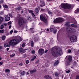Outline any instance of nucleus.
Returning a JSON list of instances; mask_svg holds the SVG:
<instances>
[{"mask_svg":"<svg viewBox=\"0 0 79 79\" xmlns=\"http://www.w3.org/2000/svg\"><path fill=\"white\" fill-rule=\"evenodd\" d=\"M33 16L34 17V18H35L36 17H35V15L34 14V15H33Z\"/></svg>","mask_w":79,"mask_h":79,"instance_id":"338daca9","label":"nucleus"},{"mask_svg":"<svg viewBox=\"0 0 79 79\" xmlns=\"http://www.w3.org/2000/svg\"><path fill=\"white\" fill-rule=\"evenodd\" d=\"M19 52H22L23 53V52H24V49L22 48H20L19 49Z\"/></svg>","mask_w":79,"mask_h":79,"instance_id":"5701e85b","label":"nucleus"},{"mask_svg":"<svg viewBox=\"0 0 79 79\" xmlns=\"http://www.w3.org/2000/svg\"><path fill=\"white\" fill-rule=\"evenodd\" d=\"M48 14H49V15H52V12H51V11H49L48 12Z\"/></svg>","mask_w":79,"mask_h":79,"instance_id":"c9c22d12","label":"nucleus"},{"mask_svg":"<svg viewBox=\"0 0 79 79\" xmlns=\"http://www.w3.org/2000/svg\"><path fill=\"white\" fill-rule=\"evenodd\" d=\"M49 2H53V1H54V0H48Z\"/></svg>","mask_w":79,"mask_h":79,"instance_id":"6e6d98bb","label":"nucleus"},{"mask_svg":"<svg viewBox=\"0 0 79 79\" xmlns=\"http://www.w3.org/2000/svg\"><path fill=\"white\" fill-rule=\"evenodd\" d=\"M40 6L41 7H43V6H44L45 5V2H44L43 1L40 0Z\"/></svg>","mask_w":79,"mask_h":79,"instance_id":"9d476101","label":"nucleus"},{"mask_svg":"<svg viewBox=\"0 0 79 79\" xmlns=\"http://www.w3.org/2000/svg\"><path fill=\"white\" fill-rule=\"evenodd\" d=\"M37 72V69H35L33 70H31L30 71V73L31 74H32L33 73H36Z\"/></svg>","mask_w":79,"mask_h":79,"instance_id":"4468645a","label":"nucleus"},{"mask_svg":"<svg viewBox=\"0 0 79 79\" xmlns=\"http://www.w3.org/2000/svg\"><path fill=\"white\" fill-rule=\"evenodd\" d=\"M70 72V70H68V71H66V72L67 73H69Z\"/></svg>","mask_w":79,"mask_h":79,"instance_id":"de8ad7c7","label":"nucleus"},{"mask_svg":"<svg viewBox=\"0 0 79 79\" xmlns=\"http://www.w3.org/2000/svg\"><path fill=\"white\" fill-rule=\"evenodd\" d=\"M4 47L6 48V47H9L10 45H9V44H8V43H6L4 44Z\"/></svg>","mask_w":79,"mask_h":79,"instance_id":"f3484780","label":"nucleus"},{"mask_svg":"<svg viewBox=\"0 0 79 79\" xmlns=\"http://www.w3.org/2000/svg\"><path fill=\"white\" fill-rule=\"evenodd\" d=\"M4 28V26L3 25H1L0 27V29H3Z\"/></svg>","mask_w":79,"mask_h":79,"instance_id":"ea45409f","label":"nucleus"},{"mask_svg":"<svg viewBox=\"0 0 79 79\" xmlns=\"http://www.w3.org/2000/svg\"><path fill=\"white\" fill-rule=\"evenodd\" d=\"M38 40H38V38H36V37L34 39V40L35 42H37V41H38Z\"/></svg>","mask_w":79,"mask_h":79,"instance_id":"a878e982","label":"nucleus"},{"mask_svg":"<svg viewBox=\"0 0 79 79\" xmlns=\"http://www.w3.org/2000/svg\"><path fill=\"white\" fill-rule=\"evenodd\" d=\"M7 24H8V25H10V24H11V21H10Z\"/></svg>","mask_w":79,"mask_h":79,"instance_id":"37998d69","label":"nucleus"},{"mask_svg":"<svg viewBox=\"0 0 79 79\" xmlns=\"http://www.w3.org/2000/svg\"><path fill=\"white\" fill-rule=\"evenodd\" d=\"M0 32L1 33H3V32H4V30H0Z\"/></svg>","mask_w":79,"mask_h":79,"instance_id":"4c0bfd02","label":"nucleus"},{"mask_svg":"<svg viewBox=\"0 0 79 79\" xmlns=\"http://www.w3.org/2000/svg\"><path fill=\"white\" fill-rule=\"evenodd\" d=\"M64 26H68V23H66L64 25Z\"/></svg>","mask_w":79,"mask_h":79,"instance_id":"f704fd0d","label":"nucleus"},{"mask_svg":"<svg viewBox=\"0 0 79 79\" xmlns=\"http://www.w3.org/2000/svg\"><path fill=\"white\" fill-rule=\"evenodd\" d=\"M70 40L71 42H76L77 41V37L76 36L73 35L70 37Z\"/></svg>","mask_w":79,"mask_h":79,"instance_id":"6e6552de","label":"nucleus"},{"mask_svg":"<svg viewBox=\"0 0 79 79\" xmlns=\"http://www.w3.org/2000/svg\"><path fill=\"white\" fill-rule=\"evenodd\" d=\"M31 15H32V16H33V15H34V14L33 13V12H32L31 14Z\"/></svg>","mask_w":79,"mask_h":79,"instance_id":"052dcab7","label":"nucleus"},{"mask_svg":"<svg viewBox=\"0 0 79 79\" xmlns=\"http://www.w3.org/2000/svg\"><path fill=\"white\" fill-rule=\"evenodd\" d=\"M18 24L20 26H23V24H26V21L22 18H19L18 20Z\"/></svg>","mask_w":79,"mask_h":79,"instance_id":"423d86ee","label":"nucleus"},{"mask_svg":"<svg viewBox=\"0 0 79 79\" xmlns=\"http://www.w3.org/2000/svg\"><path fill=\"white\" fill-rule=\"evenodd\" d=\"M40 18L41 21H43L44 23H45V26H47V25H48V22L47 18H45V15L41 14V15H40Z\"/></svg>","mask_w":79,"mask_h":79,"instance_id":"7ed1b4c3","label":"nucleus"},{"mask_svg":"<svg viewBox=\"0 0 79 79\" xmlns=\"http://www.w3.org/2000/svg\"><path fill=\"white\" fill-rule=\"evenodd\" d=\"M44 77L46 79H52L51 77L49 75L45 76Z\"/></svg>","mask_w":79,"mask_h":79,"instance_id":"f8f14e48","label":"nucleus"},{"mask_svg":"<svg viewBox=\"0 0 79 79\" xmlns=\"http://www.w3.org/2000/svg\"><path fill=\"white\" fill-rule=\"evenodd\" d=\"M35 52V50H33L31 51V53L32 54H34Z\"/></svg>","mask_w":79,"mask_h":79,"instance_id":"72a5a7b5","label":"nucleus"},{"mask_svg":"<svg viewBox=\"0 0 79 79\" xmlns=\"http://www.w3.org/2000/svg\"><path fill=\"white\" fill-rule=\"evenodd\" d=\"M56 32H57V30H56V29H55V28L53 31V32L54 33V34H56Z\"/></svg>","mask_w":79,"mask_h":79,"instance_id":"2f4dec72","label":"nucleus"},{"mask_svg":"<svg viewBox=\"0 0 79 79\" xmlns=\"http://www.w3.org/2000/svg\"><path fill=\"white\" fill-rule=\"evenodd\" d=\"M9 29H11V25H10L9 27Z\"/></svg>","mask_w":79,"mask_h":79,"instance_id":"5fc2aeb1","label":"nucleus"},{"mask_svg":"<svg viewBox=\"0 0 79 79\" xmlns=\"http://www.w3.org/2000/svg\"><path fill=\"white\" fill-rule=\"evenodd\" d=\"M47 52H48V50H45V53H46Z\"/></svg>","mask_w":79,"mask_h":79,"instance_id":"603ef678","label":"nucleus"},{"mask_svg":"<svg viewBox=\"0 0 79 79\" xmlns=\"http://www.w3.org/2000/svg\"><path fill=\"white\" fill-rule=\"evenodd\" d=\"M34 12L35 14L38 13H39V9H38V8H36V9H35L34 10Z\"/></svg>","mask_w":79,"mask_h":79,"instance_id":"2eb2a0df","label":"nucleus"},{"mask_svg":"<svg viewBox=\"0 0 79 79\" xmlns=\"http://www.w3.org/2000/svg\"><path fill=\"white\" fill-rule=\"evenodd\" d=\"M58 63H59V62H58V60H57L54 63V66H56L57 64H58Z\"/></svg>","mask_w":79,"mask_h":79,"instance_id":"6ab92c4d","label":"nucleus"},{"mask_svg":"<svg viewBox=\"0 0 79 79\" xmlns=\"http://www.w3.org/2000/svg\"><path fill=\"white\" fill-rule=\"evenodd\" d=\"M15 56V54L14 53L12 54V55H10V56L11 57V58H12V57Z\"/></svg>","mask_w":79,"mask_h":79,"instance_id":"7c9ffc66","label":"nucleus"},{"mask_svg":"<svg viewBox=\"0 0 79 79\" xmlns=\"http://www.w3.org/2000/svg\"><path fill=\"white\" fill-rule=\"evenodd\" d=\"M41 11H45V9H41Z\"/></svg>","mask_w":79,"mask_h":79,"instance_id":"49530a36","label":"nucleus"},{"mask_svg":"<svg viewBox=\"0 0 79 79\" xmlns=\"http://www.w3.org/2000/svg\"><path fill=\"white\" fill-rule=\"evenodd\" d=\"M2 39L3 40H4L5 39V38H6V37L5 36H3L2 37Z\"/></svg>","mask_w":79,"mask_h":79,"instance_id":"c756f323","label":"nucleus"},{"mask_svg":"<svg viewBox=\"0 0 79 79\" xmlns=\"http://www.w3.org/2000/svg\"><path fill=\"white\" fill-rule=\"evenodd\" d=\"M73 60V56H69L68 58V60L69 61H71Z\"/></svg>","mask_w":79,"mask_h":79,"instance_id":"ddd939ff","label":"nucleus"},{"mask_svg":"<svg viewBox=\"0 0 79 79\" xmlns=\"http://www.w3.org/2000/svg\"><path fill=\"white\" fill-rule=\"evenodd\" d=\"M38 53L39 54H40L41 55H42L44 53V49L43 48L40 49L38 50Z\"/></svg>","mask_w":79,"mask_h":79,"instance_id":"1a4fd4ad","label":"nucleus"},{"mask_svg":"<svg viewBox=\"0 0 79 79\" xmlns=\"http://www.w3.org/2000/svg\"><path fill=\"white\" fill-rule=\"evenodd\" d=\"M17 31H16V30H15V31H14V33H17Z\"/></svg>","mask_w":79,"mask_h":79,"instance_id":"bf43d9fd","label":"nucleus"},{"mask_svg":"<svg viewBox=\"0 0 79 79\" xmlns=\"http://www.w3.org/2000/svg\"><path fill=\"white\" fill-rule=\"evenodd\" d=\"M3 49V48L2 47V46H0V51H2V50Z\"/></svg>","mask_w":79,"mask_h":79,"instance_id":"58836bf2","label":"nucleus"},{"mask_svg":"<svg viewBox=\"0 0 79 79\" xmlns=\"http://www.w3.org/2000/svg\"><path fill=\"white\" fill-rule=\"evenodd\" d=\"M65 29L66 31L67 32H76V30L73 28L71 27L68 26L66 27Z\"/></svg>","mask_w":79,"mask_h":79,"instance_id":"39448f33","label":"nucleus"},{"mask_svg":"<svg viewBox=\"0 0 79 79\" xmlns=\"http://www.w3.org/2000/svg\"><path fill=\"white\" fill-rule=\"evenodd\" d=\"M10 17H6L5 18V21H10Z\"/></svg>","mask_w":79,"mask_h":79,"instance_id":"dca6fc26","label":"nucleus"},{"mask_svg":"<svg viewBox=\"0 0 79 79\" xmlns=\"http://www.w3.org/2000/svg\"><path fill=\"white\" fill-rule=\"evenodd\" d=\"M3 18L2 17H0V24L2 23V22H3Z\"/></svg>","mask_w":79,"mask_h":79,"instance_id":"a211bd4d","label":"nucleus"},{"mask_svg":"<svg viewBox=\"0 0 79 79\" xmlns=\"http://www.w3.org/2000/svg\"><path fill=\"white\" fill-rule=\"evenodd\" d=\"M71 50H69L68 51V52L70 53H71Z\"/></svg>","mask_w":79,"mask_h":79,"instance_id":"864d4df0","label":"nucleus"},{"mask_svg":"<svg viewBox=\"0 0 79 79\" xmlns=\"http://www.w3.org/2000/svg\"><path fill=\"white\" fill-rule=\"evenodd\" d=\"M61 76H62V79H63V77H64V74L62 75Z\"/></svg>","mask_w":79,"mask_h":79,"instance_id":"69168bd1","label":"nucleus"},{"mask_svg":"<svg viewBox=\"0 0 79 79\" xmlns=\"http://www.w3.org/2000/svg\"><path fill=\"white\" fill-rule=\"evenodd\" d=\"M71 26L73 27H77V25H76L72 24L71 25Z\"/></svg>","mask_w":79,"mask_h":79,"instance_id":"393cba45","label":"nucleus"},{"mask_svg":"<svg viewBox=\"0 0 79 79\" xmlns=\"http://www.w3.org/2000/svg\"><path fill=\"white\" fill-rule=\"evenodd\" d=\"M28 11L29 13H31V14L32 13H33V11H32V10H28Z\"/></svg>","mask_w":79,"mask_h":79,"instance_id":"473e14b6","label":"nucleus"},{"mask_svg":"<svg viewBox=\"0 0 79 79\" xmlns=\"http://www.w3.org/2000/svg\"><path fill=\"white\" fill-rule=\"evenodd\" d=\"M9 50V48H7L6 50H7V51H8Z\"/></svg>","mask_w":79,"mask_h":79,"instance_id":"774afa93","label":"nucleus"},{"mask_svg":"<svg viewBox=\"0 0 79 79\" xmlns=\"http://www.w3.org/2000/svg\"><path fill=\"white\" fill-rule=\"evenodd\" d=\"M55 29V27H54V26H52V27L50 28V31H51V32H53V31Z\"/></svg>","mask_w":79,"mask_h":79,"instance_id":"9b49d317","label":"nucleus"},{"mask_svg":"<svg viewBox=\"0 0 79 79\" xmlns=\"http://www.w3.org/2000/svg\"><path fill=\"white\" fill-rule=\"evenodd\" d=\"M24 46H25V44L23 43L22 44V47H24Z\"/></svg>","mask_w":79,"mask_h":79,"instance_id":"a19ab883","label":"nucleus"},{"mask_svg":"<svg viewBox=\"0 0 79 79\" xmlns=\"http://www.w3.org/2000/svg\"><path fill=\"white\" fill-rule=\"evenodd\" d=\"M3 13H4V12H3V11H1L0 12V14L2 15L3 14Z\"/></svg>","mask_w":79,"mask_h":79,"instance_id":"79ce46f5","label":"nucleus"},{"mask_svg":"<svg viewBox=\"0 0 79 79\" xmlns=\"http://www.w3.org/2000/svg\"><path fill=\"white\" fill-rule=\"evenodd\" d=\"M61 7L64 9H70L71 8V5L67 3H63L61 4Z\"/></svg>","mask_w":79,"mask_h":79,"instance_id":"20e7f679","label":"nucleus"},{"mask_svg":"<svg viewBox=\"0 0 79 79\" xmlns=\"http://www.w3.org/2000/svg\"><path fill=\"white\" fill-rule=\"evenodd\" d=\"M20 74L21 76H24V75L25 74V71H21Z\"/></svg>","mask_w":79,"mask_h":79,"instance_id":"4be33fe9","label":"nucleus"},{"mask_svg":"<svg viewBox=\"0 0 79 79\" xmlns=\"http://www.w3.org/2000/svg\"><path fill=\"white\" fill-rule=\"evenodd\" d=\"M34 60H35V59L33 58H31V61H34Z\"/></svg>","mask_w":79,"mask_h":79,"instance_id":"680f3d73","label":"nucleus"},{"mask_svg":"<svg viewBox=\"0 0 79 79\" xmlns=\"http://www.w3.org/2000/svg\"><path fill=\"white\" fill-rule=\"evenodd\" d=\"M21 6L19 7H17L16 8V10H18V11H20L21 10Z\"/></svg>","mask_w":79,"mask_h":79,"instance_id":"b1692460","label":"nucleus"},{"mask_svg":"<svg viewBox=\"0 0 79 79\" xmlns=\"http://www.w3.org/2000/svg\"><path fill=\"white\" fill-rule=\"evenodd\" d=\"M20 40L18 39H13L10 40L9 42V45H12V46H15L16 44H18L20 41H22L23 39L21 37H20Z\"/></svg>","mask_w":79,"mask_h":79,"instance_id":"f03ea898","label":"nucleus"},{"mask_svg":"<svg viewBox=\"0 0 79 79\" xmlns=\"http://www.w3.org/2000/svg\"><path fill=\"white\" fill-rule=\"evenodd\" d=\"M30 19H31V17H27V19H28V20H29Z\"/></svg>","mask_w":79,"mask_h":79,"instance_id":"8fccbe9b","label":"nucleus"},{"mask_svg":"<svg viewBox=\"0 0 79 79\" xmlns=\"http://www.w3.org/2000/svg\"><path fill=\"white\" fill-rule=\"evenodd\" d=\"M3 6L4 7V8H8V6L6 5H3Z\"/></svg>","mask_w":79,"mask_h":79,"instance_id":"c85d7f7f","label":"nucleus"},{"mask_svg":"<svg viewBox=\"0 0 79 79\" xmlns=\"http://www.w3.org/2000/svg\"><path fill=\"white\" fill-rule=\"evenodd\" d=\"M76 79H79V76H77V77Z\"/></svg>","mask_w":79,"mask_h":79,"instance_id":"13d9d810","label":"nucleus"},{"mask_svg":"<svg viewBox=\"0 0 79 79\" xmlns=\"http://www.w3.org/2000/svg\"><path fill=\"white\" fill-rule=\"evenodd\" d=\"M29 63V60H27L26 61V64H28Z\"/></svg>","mask_w":79,"mask_h":79,"instance_id":"e433bc0d","label":"nucleus"},{"mask_svg":"<svg viewBox=\"0 0 79 79\" xmlns=\"http://www.w3.org/2000/svg\"><path fill=\"white\" fill-rule=\"evenodd\" d=\"M13 32V30H11L10 31V33L11 34Z\"/></svg>","mask_w":79,"mask_h":79,"instance_id":"3c124183","label":"nucleus"},{"mask_svg":"<svg viewBox=\"0 0 79 79\" xmlns=\"http://www.w3.org/2000/svg\"><path fill=\"white\" fill-rule=\"evenodd\" d=\"M29 50V49L28 48H26L25 49V50Z\"/></svg>","mask_w":79,"mask_h":79,"instance_id":"e2e57ef3","label":"nucleus"},{"mask_svg":"<svg viewBox=\"0 0 79 79\" xmlns=\"http://www.w3.org/2000/svg\"><path fill=\"white\" fill-rule=\"evenodd\" d=\"M0 65H3V62H0Z\"/></svg>","mask_w":79,"mask_h":79,"instance_id":"09e8293b","label":"nucleus"},{"mask_svg":"<svg viewBox=\"0 0 79 79\" xmlns=\"http://www.w3.org/2000/svg\"><path fill=\"white\" fill-rule=\"evenodd\" d=\"M52 52L51 53L53 56L57 58L58 55H62L63 52L61 49H59V50H57L56 47L52 48Z\"/></svg>","mask_w":79,"mask_h":79,"instance_id":"f257e3e1","label":"nucleus"},{"mask_svg":"<svg viewBox=\"0 0 79 79\" xmlns=\"http://www.w3.org/2000/svg\"><path fill=\"white\" fill-rule=\"evenodd\" d=\"M60 74V73H59L57 72H56L55 73V76L56 77H58V76H59V75Z\"/></svg>","mask_w":79,"mask_h":79,"instance_id":"412c9836","label":"nucleus"},{"mask_svg":"<svg viewBox=\"0 0 79 79\" xmlns=\"http://www.w3.org/2000/svg\"><path fill=\"white\" fill-rule=\"evenodd\" d=\"M23 13H24V11L23 10H22V11H21V14H23Z\"/></svg>","mask_w":79,"mask_h":79,"instance_id":"0e129e2a","label":"nucleus"},{"mask_svg":"<svg viewBox=\"0 0 79 79\" xmlns=\"http://www.w3.org/2000/svg\"><path fill=\"white\" fill-rule=\"evenodd\" d=\"M23 64L22 63H19V65H20V66H23Z\"/></svg>","mask_w":79,"mask_h":79,"instance_id":"a18cd8bd","label":"nucleus"},{"mask_svg":"<svg viewBox=\"0 0 79 79\" xmlns=\"http://www.w3.org/2000/svg\"><path fill=\"white\" fill-rule=\"evenodd\" d=\"M63 21V19L61 18H58L54 19L53 21L54 23H61Z\"/></svg>","mask_w":79,"mask_h":79,"instance_id":"0eeeda50","label":"nucleus"},{"mask_svg":"<svg viewBox=\"0 0 79 79\" xmlns=\"http://www.w3.org/2000/svg\"><path fill=\"white\" fill-rule=\"evenodd\" d=\"M0 3H3V0H1Z\"/></svg>","mask_w":79,"mask_h":79,"instance_id":"c03bdc74","label":"nucleus"},{"mask_svg":"<svg viewBox=\"0 0 79 79\" xmlns=\"http://www.w3.org/2000/svg\"><path fill=\"white\" fill-rule=\"evenodd\" d=\"M75 13H79V9H77V10L75 11Z\"/></svg>","mask_w":79,"mask_h":79,"instance_id":"cd10ccee","label":"nucleus"},{"mask_svg":"<svg viewBox=\"0 0 79 79\" xmlns=\"http://www.w3.org/2000/svg\"><path fill=\"white\" fill-rule=\"evenodd\" d=\"M5 71V72H6L7 73H10V70L8 69H6Z\"/></svg>","mask_w":79,"mask_h":79,"instance_id":"bb28decb","label":"nucleus"},{"mask_svg":"<svg viewBox=\"0 0 79 79\" xmlns=\"http://www.w3.org/2000/svg\"><path fill=\"white\" fill-rule=\"evenodd\" d=\"M31 47H34V42L33 41H31Z\"/></svg>","mask_w":79,"mask_h":79,"instance_id":"aec40b11","label":"nucleus"},{"mask_svg":"<svg viewBox=\"0 0 79 79\" xmlns=\"http://www.w3.org/2000/svg\"><path fill=\"white\" fill-rule=\"evenodd\" d=\"M33 58L35 60V59L36 58V56H34L33 57Z\"/></svg>","mask_w":79,"mask_h":79,"instance_id":"4d7b16f0","label":"nucleus"}]
</instances>
